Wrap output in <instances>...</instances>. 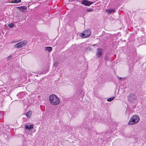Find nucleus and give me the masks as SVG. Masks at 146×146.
Masks as SVG:
<instances>
[{"instance_id":"nucleus-1","label":"nucleus","mask_w":146,"mask_h":146,"mask_svg":"<svg viewBox=\"0 0 146 146\" xmlns=\"http://www.w3.org/2000/svg\"><path fill=\"white\" fill-rule=\"evenodd\" d=\"M49 99L50 103L52 105H56L60 102L58 97L54 94L50 95L49 97Z\"/></svg>"},{"instance_id":"nucleus-12","label":"nucleus","mask_w":146,"mask_h":146,"mask_svg":"<svg viewBox=\"0 0 146 146\" xmlns=\"http://www.w3.org/2000/svg\"><path fill=\"white\" fill-rule=\"evenodd\" d=\"M45 49L46 50L50 51L52 50V48L51 47H45Z\"/></svg>"},{"instance_id":"nucleus-2","label":"nucleus","mask_w":146,"mask_h":146,"mask_svg":"<svg viewBox=\"0 0 146 146\" xmlns=\"http://www.w3.org/2000/svg\"><path fill=\"white\" fill-rule=\"evenodd\" d=\"M91 35V31L90 29H86L81 34V36L83 38L89 37Z\"/></svg>"},{"instance_id":"nucleus-4","label":"nucleus","mask_w":146,"mask_h":146,"mask_svg":"<svg viewBox=\"0 0 146 146\" xmlns=\"http://www.w3.org/2000/svg\"><path fill=\"white\" fill-rule=\"evenodd\" d=\"M103 52V50L101 48H98L97 50L96 56L98 58L100 57L102 55Z\"/></svg>"},{"instance_id":"nucleus-8","label":"nucleus","mask_w":146,"mask_h":146,"mask_svg":"<svg viewBox=\"0 0 146 146\" xmlns=\"http://www.w3.org/2000/svg\"><path fill=\"white\" fill-rule=\"evenodd\" d=\"M25 128L27 130H30L31 129H33L34 128V125H30L29 127L27 125H25Z\"/></svg>"},{"instance_id":"nucleus-9","label":"nucleus","mask_w":146,"mask_h":146,"mask_svg":"<svg viewBox=\"0 0 146 146\" xmlns=\"http://www.w3.org/2000/svg\"><path fill=\"white\" fill-rule=\"evenodd\" d=\"M14 47L15 48H20L22 47L21 45L20 42L15 44L14 46Z\"/></svg>"},{"instance_id":"nucleus-3","label":"nucleus","mask_w":146,"mask_h":146,"mask_svg":"<svg viewBox=\"0 0 146 146\" xmlns=\"http://www.w3.org/2000/svg\"><path fill=\"white\" fill-rule=\"evenodd\" d=\"M137 119V115H133L129 120L128 124L129 125H133L136 124L137 122L136 121V120Z\"/></svg>"},{"instance_id":"nucleus-10","label":"nucleus","mask_w":146,"mask_h":146,"mask_svg":"<svg viewBox=\"0 0 146 146\" xmlns=\"http://www.w3.org/2000/svg\"><path fill=\"white\" fill-rule=\"evenodd\" d=\"M20 43L21 44L22 47H23L24 46L26 45L27 44V41L26 40H23L21 42H20Z\"/></svg>"},{"instance_id":"nucleus-15","label":"nucleus","mask_w":146,"mask_h":146,"mask_svg":"<svg viewBox=\"0 0 146 146\" xmlns=\"http://www.w3.org/2000/svg\"><path fill=\"white\" fill-rule=\"evenodd\" d=\"M21 0H14L13 1V3H18L20 2Z\"/></svg>"},{"instance_id":"nucleus-22","label":"nucleus","mask_w":146,"mask_h":146,"mask_svg":"<svg viewBox=\"0 0 146 146\" xmlns=\"http://www.w3.org/2000/svg\"><path fill=\"white\" fill-rule=\"evenodd\" d=\"M139 117L137 116V122L139 121Z\"/></svg>"},{"instance_id":"nucleus-13","label":"nucleus","mask_w":146,"mask_h":146,"mask_svg":"<svg viewBox=\"0 0 146 146\" xmlns=\"http://www.w3.org/2000/svg\"><path fill=\"white\" fill-rule=\"evenodd\" d=\"M106 11H108L109 14L111 13L112 12H115L114 10L113 9H109L106 10Z\"/></svg>"},{"instance_id":"nucleus-5","label":"nucleus","mask_w":146,"mask_h":146,"mask_svg":"<svg viewBox=\"0 0 146 146\" xmlns=\"http://www.w3.org/2000/svg\"><path fill=\"white\" fill-rule=\"evenodd\" d=\"M136 97L135 95L131 94L128 96V99L130 102H132L136 99Z\"/></svg>"},{"instance_id":"nucleus-17","label":"nucleus","mask_w":146,"mask_h":146,"mask_svg":"<svg viewBox=\"0 0 146 146\" xmlns=\"http://www.w3.org/2000/svg\"><path fill=\"white\" fill-rule=\"evenodd\" d=\"M86 11L88 12H92L93 11V9H87Z\"/></svg>"},{"instance_id":"nucleus-16","label":"nucleus","mask_w":146,"mask_h":146,"mask_svg":"<svg viewBox=\"0 0 146 146\" xmlns=\"http://www.w3.org/2000/svg\"><path fill=\"white\" fill-rule=\"evenodd\" d=\"M14 26V24L13 23H11L10 24H9L8 25V26L9 27L11 28H12Z\"/></svg>"},{"instance_id":"nucleus-21","label":"nucleus","mask_w":146,"mask_h":146,"mask_svg":"<svg viewBox=\"0 0 146 146\" xmlns=\"http://www.w3.org/2000/svg\"><path fill=\"white\" fill-rule=\"evenodd\" d=\"M108 60V58L107 57H106L104 58V60L105 61H107Z\"/></svg>"},{"instance_id":"nucleus-6","label":"nucleus","mask_w":146,"mask_h":146,"mask_svg":"<svg viewBox=\"0 0 146 146\" xmlns=\"http://www.w3.org/2000/svg\"><path fill=\"white\" fill-rule=\"evenodd\" d=\"M93 3L87 0H83L81 1V4L86 6H90Z\"/></svg>"},{"instance_id":"nucleus-14","label":"nucleus","mask_w":146,"mask_h":146,"mask_svg":"<svg viewBox=\"0 0 146 146\" xmlns=\"http://www.w3.org/2000/svg\"><path fill=\"white\" fill-rule=\"evenodd\" d=\"M115 97H112L111 98H108L107 99V101L108 102H111L114 99Z\"/></svg>"},{"instance_id":"nucleus-11","label":"nucleus","mask_w":146,"mask_h":146,"mask_svg":"<svg viewBox=\"0 0 146 146\" xmlns=\"http://www.w3.org/2000/svg\"><path fill=\"white\" fill-rule=\"evenodd\" d=\"M31 111H29L26 113V115L27 117H30L31 115Z\"/></svg>"},{"instance_id":"nucleus-19","label":"nucleus","mask_w":146,"mask_h":146,"mask_svg":"<svg viewBox=\"0 0 146 146\" xmlns=\"http://www.w3.org/2000/svg\"><path fill=\"white\" fill-rule=\"evenodd\" d=\"M58 63H57V62H54V66H58Z\"/></svg>"},{"instance_id":"nucleus-23","label":"nucleus","mask_w":146,"mask_h":146,"mask_svg":"<svg viewBox=\"0 0 146 146\" xmlns=\"http://www.w3.org/2000/svg\"><path fill=\"white\" fill-rule=\"evenodd\" d=\"M96 44H94L93 45H92V46H95L96 45Z\"/></svg>"},{"instance_id":"nucleus-7","label":"nucleus","mask_w":146,"mask_h":146,"mask_svg":"<svg viewBox=\"0 0 146 146\" xmlns=\"http://www.w3.org/2000/svg\"><path fill=\"white\" fill-rule=\"evenodd\" d=\"M17 8L19 9V11L21 12H24V10H27V7L26 6H22L21 7H18Z\"/></svg>"},{"instance_id":"nucleus-18","label":"nucleus","mask_w":146,"mask_h":146,"mask_svg":"<svg viewBox=\"0 0 146 146\" xmlns=\"http://www.w3.org/2000/svg\"><path fill=\"white\" fill-rule=\"evenodd\" d=\"M12 56H9L7 58V60H10L12 58Z\"/></svg>"},{"instance_id":"nucleus-20","label":"nucleus","mask_w":146,"mask_h":146,"mask_svg":"<svg viewBox=\"0 0 146 146\" xmlns=\"http://www.w3.org/2000/svg\"><path fill=\"white\" fill-rule=\"evenodd\" d=\"M118 78V79L119 80H122V79H124V78H121V77H118V76L117 77Z\"/></svg>"}]
</instances>
